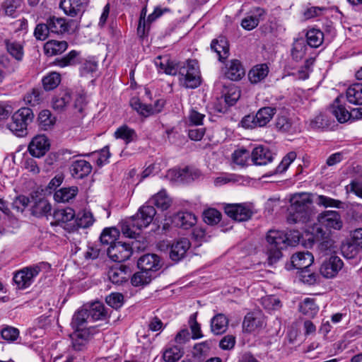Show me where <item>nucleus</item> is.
<instances>
[{
  "mask_svg": "<svg viewBox=\"0 0 362 362\" xmlns=\"http://www.w3.org/2000/svg\"><path fill=\"white\" fill-rule=\"evenodd\" d=\"M276 112V108L274 107H264L256 113V124L259 127L266 126L273 118Z\"/></svg>",
  "mask_w": 362,
  "mask_h": 362,
  "instance_id": "obj_33",
  "label": "nucleus"
},
{
  "mask_svg": "<svg viewBox=\"0 0 362 362\" xmlns=\"http://www.w3.org/2000/svg\"><path fill=\"white\" fill-rule=\"evenodd\" d=\"M265 253L269 265L276 263L282 257L281 250L292 243L282 230H269L266 235Z\"/></svg>",
  "mask_w": 362,
  "mask_h": 362,
  "instance_id": "obj_2",
  "label": "nucleus"
},
{
  "mask_svg": "<svg viewBox=\"0 0 362 362\" xmlns=\"http://www.w3.org/2000/svg\"><path fill=\"white\" fill-rule=\"evenodd\" d=\"M71 100V92L69 90H64L52 98V107L56 111L62 112L70 103Z\"/></svg>",
  "mask_w": 362,
  "mask_h": 362,
  "instance_id": "obj_30",
  "label": "nucleus"
},
{
  "mask_svg": "<svg viewBox=\"0 0 362 362\" xmlns=\"http://www.w3.org/2000/svg\"><path fill=\"white\" fill-rule=\"evenodd\" d=\"M130 105L139 115L146 117L160 112L165 105V101L162 99L157 100L152 106L142 103L137 98H133L130 101Z\"/></svg>",
  "mask_w": 362,
  "mask_h": 362,
  "instance_id": "obj_9",
  "label": "nucleus"
},
{
  "mask_svg": "<svg viewBox=\"0 0 362 362\" xmlns=\"http://www.w3.org/2000/svg\"><path fill=\"white\" fill-rule=\"evenodd\" d=\"M225 213L235 221L241 222L250 219L252 211L244 204H229L224 207Z\"/></svg>",
  "mask_w": 362,
  "mask_h": 362,
  "instance_id": "obj_10",
  "label": "nucleus"
},
{
  "mask_svg": "<svg viewBox=\"0 0 362 362\" xmlns=\"http://www.w3.org/2000/svg\"><path fill=\"white\" fill-rule=\"evenodd\" d=\"M148 203L154 204L157 208L164 211L170 207L171 199L168 196L165 190H160L157 194L152 196L148 201Z\"/></svg>",
  "mask_w": 362,
  "mask_h": 362,
  "instance_id": "obj_39",
  "label": "nucleus"
},
{
  "mask_svg": "<svg viewBox=\"0 0 362 362\" xmlns=\"http://www.w3.org/2000/svg\"><path fill=\"white\" fill-rule=\"evenodd\" d=\"M317 221L320 228H325V231L331 233L332 230H339L343 227V221L339 211L328 210L320 214Z\"/></svg>",
  "mask_w": 362,
  "mask_h": 362,
  "instance_id": "obj_7",
  "label": "nucleus"
},
{
  "mask_svg": "<svg viewBox=\"0 0 362 362\" xmlns=\"http://www.w3.org/2000/svg\"><path fill=\"white\" fill-rule=\"evenodd\" d=\"M221 219V212L215 209H209L204 212V221L209 225L217 224Z\"/></svg>",
  "mask_w": 362,
  "mask_h": 362,
  "instance_id": "obj_58",
  "label": "nucleus"
},
{
  "mask_svg": "<svg viewBox=\"0 0 362 362\" xmlns=\"http://www.w3.org/2000/svg\"><path fill=\"white\" fill-rule=\"evenodd\" d=\"M49 148V140L45 135L35 136L28 146L29 153L37 158L43 156Z\"/></svg>",
  "mask_w": 362,
  "mask_h": 362,
  "instance_id": "obj_15",
  "label": "nucleus"
},
{
  "mask_svg": "<svg viewBox=\"0 0 362 362\" xmlns=\"http://www.w3.org/2000/svg\"><path fill=\"white\" fill-rule=\"evenodd\" d=\"M191 243L187 238H183L174 242L170 247V257L173 261L179 262L183 259L190 248Z\"/></svg>",
  "mask_w": 362,
  "mask_h": 362,
  "instance_id": "obj_19",
  "label": "nucleus"
},
{
  "mask_svg": "<svg viewBox=\"0 0 362 362\" xmlns=\"http://www.w3.org/2000/svg\"><path fill=\"white\" fill-rule=\"evenodd\" d=\"M50 211L51 205L45 199H39L31 208L32 214L37 217L46 216Z\"/></svg>",
  "mask_w": 362,
  "mask_h": 362,
  "instance_id": "obj_46",
  "label": "nucleus"
},
{
  "mask_svg": "<svg viewBox=\"0 0 362 362\" xmlns=\"http://www.w3.org/2000/svg\"><path fill=\"white\" fill-rule=\"evenodd\" d=\"M225 74L231 81H238L245 76V69L239 60L234 59L227 66Z\"/></svg>",
  "mask_w": 362,
  "mask_h": 362,
  "instance_id": "obj_32",
  "label": "nucleus"
},
{
  "mask_svg": "<svg viewBox=\"0 0 362 362\" xmlns=\"http://www.w3.org/2000/svg\"><path fill=\"white\" fill-rule=\"evenodd\" d=\"M6 48L8 52L16 60L21 61L23 57V47L16 41L6 40Z\"/></svg>",
  "mask_w": 362,
  "mask_h": 362,
  "instance_id": "obj_48",
  "label": "nucleus"
},
{
  "mask_svg": "<svg viewBox=\"0 0 362 362\" xmlns=\"http://www.w3.org/2000/svg\"><path fill=\"white\" fill-rule=\"evenodd\" d=\"M307 45L310 47L317 48L323 42L324 33L319 29H309L305 35Z\"/></svg>",
  "mask_w": 362,
  "mask_h": 362,
  "instance_id": "obj_40",
  "label": "nucleus"
},
{
  "mask_svg": "<svg viewBox=\"0 0 362 362\" xmlns=\"http://www.w3.org/2000/svg\"><path fill=\"white\" fill-rule=\"evenodd\" d=\"M178 177L181 180L189 182L197 178L200 175V172L197 170H192L188 168L180 170L178 173Z\"/></svg>",
  "mask_w": 362,
  "mask_h": 362,
  "instance_id": "obj_62",
  "label": "nucleus"
},
{
  "mask_svg": "<svg viewBox=\"0 0 362 362\" xmlns=\"http://www.w3.org/2000/svg\"><path fill=\"white\" fill-rule=\"evenodd\" d=\"M228 320L223 314H218L211 320V332L216 335L221 334L227 329Z\"/></svg>",
  "mask_w": 362,
  "mask_h": 362,
  "instance_id": "obj_38",
  "label": "nucleus"
},
{
  "mask_svg": "<svg viewBox=\"0 0 362 362\" xmlns=\"http://www.w3.org/2000/svg\"><path fill=\"white\" fill-rule=\"evenodd\" d=\"M172 222L177 227L188 229L196 223L197 218L192 213L180 211L173 216Z\"/></svg>",
  "mask_w": 362,
  "mask_h": 362,
  "instance_id": "obj_23",
  "label": "nucleus"
},
{
  "mask_svg": "<svg viewBox=\"0 0 362 362\" xmlns=\"http://www.w3.org/2000/svg\"><path fill=\"white\" fill-rule=\"evenodd\" d=\"M83 306L86 308L92 322L105 320L107 316L105 305L100 302L97 301L89 305Z\"/></svg>",
  "mask_w": 362,
  "mask_h": 362,
  "instance_id": "obj_29",
  "label": "nucleus"
},
{
  "mask_svg": "<svg viewBox=\"0 0 362 362\" xmlns=\"http://www.w3.org/2000/svg\"><path fill=\"white\" fill-rule=\"evenodd\" d=\"M79 52L76 50H71L66 55L56 58L52 62V65L59 68L74 66L78 63Z\"/></svg>",
  "mask_w": 362,
  "mask_h": 362,
  "instance_id": "obj_37",
  "label": "nucleus"
},
{
  "mask_svg": "<svg viewBox=\"0 0 362 362\" xmlns=\"http://www.w3.org/2000/svg\"><path fill=\"white\" fill-rule=\"evenodd\" d=\"M34 113L29 107H21L16 111L8 128L17 136H24L28 134V127L34 119Z\"/></svg>",
  "mask_w": 362,
  "mask_h": 362,
  "instance_id": "obj_5",
  "label": "nucleus"
},
{
  "mask_svg": "<svg viewBox=\"0 0 362 362\" xmlns=\"http://www.w3.org/2000/svg\"><path fill=\"white\" fill-rule=\"evenodd\" d=\"M1 337L8 341H14L19 336L18 329L13 327H6L1 331Z\"/></svg>",
  "mask_w": 362,
  "mask_h": 362,
  "instance_id": "obj_63",
  "label": "nucleus"
},
{
  "mask_svg": "<svg viewBox=\"0 0 362 362\" xmlns=\"http://www.w3.org/2000/svg\"><path fill=\"white\" fill-rule=\"evenodd\" d=\"M346 96L349 103L362 105V83H355L349 87L346 92Z\"/></svg>",
  "mask_w": 362,
  "mask_h": 362,
  "instance_id": "obj_36",
  "label": "nucleus"
},
{
  "mask_svg": "<svg viewBox=\"0 0 362 362\" xmlns=\"http://www.w3.org/2000/svg\"><path fill=\"white\" fill-rule=\"evenodd\" d=\"M45 90H51L57 88L61 82V75L52 71L44 76L42 80Z\"/></svg>",
  "mask_w": 362,
  "mask_h": 362,
  "instance_id": "obj_45",
  "label": "nucleus"
},
{
  "mask_svg": "<svg viewBox=\"0 0 362 362\" xmlns=\"http://www.w3.org/2000/svg\"><path fill=\"white\" fill-rule=\"evenodd\" d=\"M314 262L313 254L308 251L299 252L293 254L291 257V262L287 264V269H298L309 268Z\"/></svg>",
  "mask_w": 362,
  "mask_h": 362,
  "instance_id": "obj_11",
  "label": "nucleus"
},
{
  "mask_svg": "<svg viewBox=\"0 0 362 362\" xmlns=\"http://www.w3.org/2000/svg\"><path fill=\"white\" fill-rule=\"evenodd\" d=\"M29 203L30 199L28 197L19 195L14 199L12 203V208L17 211L23 212L28 206Z\"/></svg>",
  "mask_w": 362,
  "mask_h": 362,
  "instance_id": "obj_61",
  "label": "nucleus"
},
{
  "mask_svg": "<svg viewBox=\"0 0 362 362\" xmlns=\"http://www.w3.org/2000/svg\"><path fill=\"white\" fill-rule=\"evenodd\" d=\"M59 7L65 14L74 17L83 12L81 0H61Z\"/></svg>",
  "mask_w": 362,
  "mask_h": 362,
  "instance_id": "obj_27",
  "label": "nucleus"
},
{
  "mask_svg": "<svg viewBox=\"0 0 362 362\" xmlns=\"http://www.w3.org/2000/svg\"><path fill=\"white\" fill-rule=\"evenodd\" d=\"M154 62L155 65L159 69V71L172 76L177 74L179 64L171 61L168 56H158Z\"/></svg>",
  "mask_w": 362,
  "mask_h": 362,
  "instance_id": "obj_22",
  "label": "nucleus"
},
{
  "mask_svg": "<svg viewBox=\"0 0 362 362\" xmlns=\"http://www.w3.org/2000/svg\"><path fill=\"white\" fill-rule=\"evenodd\" d=\"M177 74L180 84L186 88L194 89L201 85L200 71L195 60H189L182 65L179 64Z\"/></svg>",
  "mask_w": 362,
  "mask_h": 362,
  "instance_id": "obj_4",
  "label": "nucleus"
},
{
  "mask_svg": "<svg viewBox=\"0 0 362 362\" xmlns=\"http://www.w3.org/2000/svg\"><path fill=\"white\" fill-rule=\"evenodd\" d=\"M78 191V187L76 186L64 187L55 192L54 199L58 202H68L76 196Z\"/></svg>",
  "mask_w": 362,
  "mask_h": 362,
  "instance_id": "obj_41",
  "label": "nucleus"
},
{
  "mask_svg": "<svg viewBox=\"0 0 362 362\" xmlns=\"http://www.w3.org/2000/svg\"><path fill=\"white\" fill-rule=\"evenodd\" d=\"M307 45L303 39L296 40L291 49V57L296 62L300 61L305 55Z\"/></svg>",
  "mask_w": 362,
  "mask_h": 362,
  "instance_id": "obj_47",
  "label": "nucleus"
},
{
  "mask_svg": "<svg viewBox=\"0 0 362 362\" xmlns=\"http://www.w3.org/2000/svg\"><path fill=\"white\" fill-rule=\"evenodd\" d=\"M314 230L315 238L322 240L318 244L319 250L322 252L330 250L333 247L334 241L330 238L329 233L325 231V229L320 227H316Z\"/></svg>",
  "mask_w": 362,
  "mask_h": 362,
  "instance_id": "obj_31",
  "label": "nucleus"
},
{
  "mask_svg": "<svg viewBox=\"0 0 362 362\" xmlns=\"http://www.w3.org/2000/svg\"><path fill=\"white\" fill-rule=\"evenodd\" d=\"M23 0H5L2 4V8L5 14L13 18L17 16L18 10L21 7Z\"/></svg>",
  "mask_w": 362,
  "mask_h": 362,
  "instance_id": "obj_51",
  "label": "nucleus"
},
{
  "mask_svg": "<svg viewBox=\"0 0 362 362\" xmlns=\"http://www.w3.org/2000/svg\"><path fill=\"white\" fill-rule=\"evenodd\" d=\"M91 322L86 308L83 306L74 313L71 319V326L73 329H90V328H95L93 326L88 325Z\"/></svg>",
  "mask_w": 362,
  "mask_h": 362,
  "instance_id": "obj_17",
  "label": "nucleus"
},
{
  "mask_svg": "<svg viewBox=\"0 0 362 362\" xmlns=\"http://www.w3.org/2000/svg\"><path fill=\"white\" fill-rule=\"evenodd\" d=\"M95 332V328L74 329V332L70 336L72 340L73 348L76 351L82 350Z\"/></svg>",
  "mask_w": 362,
  "mask_h": 362,
  "instance_id": "obj_12",
  "label": "nucleus"
},
{
  "mask_svg": "<svg viewBox=\"0 0 362 362\" xmlns=\"http://www.w3.org/2000/svg\"><path fill=\"white\" fill-rule=\"evenodd\" d=\"M151 274L144 270H141L132 276L131 282L134 286H141L149 284L151 281Z\"/></svg>",
  "mask_w": 362,
  "mask_h": 362,
  "instance_id": "obj_53",
  "label": "nucleus"
},
{
  "mask_svg": "<svg viewBox=\"0 0 362 362\" xmlns=\"http://www.w3.org/2000/svg\"><path fill=\"white\" fill-rule=\"evenodd\" d=\"M124 296L119 293H111L106 298L107 303L113 308L117 309L123 304Z\"/></svg>",
  "mask_w": 362,
  "mask_h": 362,
  "instance_id": "obj_64",
  "label": "nucleus"
},
{
  "mask_svg": "<svg viewBox=\"0 0 362 362\" xmlns=\"http://www.w3.org/2000/svg\"><path fill=\"white\" fill-rule=\"evenodd\" d=\"M269 73V67L266 64H257L252 67L248 73V78L252 83L262 81Z\"/></svg>",
  "mask_w": 362,
  "mask_h": 362,
  "instance_id": "obj_35",
  "label": "nucleus"
},
{
  "mask_svg": "<svg viewBox=\"0 0 362 362\" xmlns=\"http://www.w3.org/2000/svg\"><path fill=\"white\" fill-rule=\"evenodd\" d=\"M114 136L117 139L123 140L126 144L136 141L138 139L136 131L127 124L119 127L115 132Z\"/></svg>",
  "mask_w": 362,
  "mask_h": 362,
  "instance_id": "obj_28",
  "label": "nucleus"
},
{
  "mask_svg": "<svg viewBox=\"0 0 362 362\" xmlns=\"http://www.w3.org/2000/svg\"><path fill=\"white\" fill-rule=\"evenodd\" d=\"M68 48V43L65 40H48L44 45V52L47 56H55L64 52Z\"/></svg>",
  "mask_w": 362,
  "mask_h": 362,
  "instance_id": "obj_25",
  "label": "nucleus"
},
{
  "mask_svg": "<svg viewBox=\"0 0 362 362\" xmlns=\"http://www.w3.org/2000/svg\"><path fill=\"white\" fill-rule=\"evenodd\" d=\"M211 49L217 54L220 61L226 59L228 57L229 45L226 39L223 36L212 40Z\"/></svg>",
  "mask_w": 362,
  "mask_h": 362,
  "instance_id": "obj_26",
  "label": "nucleus"
},
{
  "mask_svg": "<svg viewBox=\"0 0 362 362\" xmlns=\"http://www.w3.org/2000/svg\"><path fill=\"white\" fill-rule=\"evenodd\" d=\"M47 24L50 33L62 34L69 30V23L62 18L50 17L47 19Z\"/></svg>",
  "mask_w": 362,
  "mask_h": 362,
  "instance_id": "obj_34",
  "label": "nucleus"
},
{
  "mask_svg": "<svg viewBox=\"0 0 362 362\" xmlns=\"http://www.w3.org/2000/svg\"><path fill=\"white\" fill-rule=\"evenodd\" d=\"M250 13L241 21L242 27L247 30H252L258 25L260 20L265 15V11L260 7H257L252 10Z\"/></svg>",
  "mask_w": 362,
  "mask_h": 362,
  "instance_id": "obj_20",
  "label": "nucleus"
},
{
  "mask_svg": "<svg viewBox=\"0 0 362 362\" xmlns=\"http://www.w3.org/2000/svg\"><path fill=\"white\" fill-rule=\"evenodd\" d=\"M300 311L308 317H314L318 312V306L313 298H306L299 305Z\"/></svg>",
  "mask_w": 362,
  "mask_h": 362,
  "instance_id": "obj_43",
  "label": "nucleus"
},
{
  "mask_svg": "<svg viewBox=\"0 0 362 362\" xmlns=\"http://www.w3.org/2000/svg\"><path fill=\"white\" fill-rule=\"evenodd\" d=\"M361 248L354 245L353 243L349 240L341 246V252L346 259H352L357 255Z\"/></svg>",
  "mask_w": 362,
  "mask_h": 362,
  "instance_id": "obj_60",
  "label": "nucleus"
},
{
  "mask_svg": "<svg viewBox=\"0 0 362 362\" xmlns=\"http://www.w3.org/2000/svg\"><path fill=\"white\" fill-rule=\"evenodd\" d=\"M211 346V341H205L196 344L194 346L192 351L194 357L199 359L202 358V357H206L210 351Z\"/></svg>",
  "mask_w": 362,
  "mask_h": 362,
  "instance_id": "obj_57",
  "label": "nucleus"
},
{
  "mask_svg": "<svg viewBox=\"0 0 362 362\" xmlns=\"http://www.w3.org/2000/svg\"><path fill=\"white\" fill-rule=\"evenodd\" d=\"M128 270L129 268L124 265L112 267L107 272V276L112 283L119 285L127 280Z\"/></svg>",
  "mask_w": 362,
  "mask_h": 362,
  "instance_id": "obj_24",
  "label": "nucleus"
},
{
  "mask_svg": "<svg viewBox=\"0 0 362 362\" xmlns=\"http://www.w3.org/2000/svg\"><path fill=\"white\" fill-rule=\"evenodd\" d=\"M137 266L141 270L150 274L156 272L161 267L160 257L154 254H146L141 256L137 262Z\"/></svg>",
  "mask_w": 362,
  "mask_h": 362,
  "instance_id": "obj_18",
  "label": "nucleus"
},
{
  "mask_svg": "<svg viewBox=\"0 0 362 362\" xmlns=\"http://www.w3.org/2000/svg\"><path fill=\"white\" fill-rule=\"evenodd\" d=\"M232 158L235 163L243 167L247 165L251 153L245 148H240L234 151Z\"/></svg>",
  "mask_w": 362,
  "mask_h": 362,
  "instance_id": "obj_54",
  "label": "nucleus"
},
{
  "mask_svg": "<svg viewBox=\"0 0 362 362\" xmlns=\"http://www.w3.org/2000/svg\"><path fill=\"white\" fill-rule=\"evenodd\" d=\"M342 99V96L337 97L330 107V112L340 123H344L351 117V111L347 110L341 104Z\"/></svg>",
  "mask_w": 362,
  "mask_h": 362,
  "instance_id": "obj_21",
  "label": "nucleus"
},
{
  "mask_svg": "<svg viewBox=\"0 0 362 362\" xmlns=\"http://www.w3.org/2000/svg\"><path fill=\"white\" fill-rule=\"evenodd\" d=\"M40 127L43 130L50 129L55 124L56 119L48 110H42L38 115Z\"/></svg>",
  "mask_w": 362,
  "mask_h": 362,
  "instance_id": "obj_44",
  "label": "nucleus"
},
{
  "mask_svg": "<svg viewBox=\"0 0 362 362\" xmlns=\"http://www.w3.org/2000/svg\"><path fill=\"white\" fill-rule=\"evenodd\" d=\"M53 216L58 223H66L74 219L76 214L73 209L67 207L56 210Z\"/></svg>",
  "mask_w": 362,
  "mask_h": 362,
  "instance_id": "obj_50",
  "label": "nucleus"
},
{
  "mask_svg": "<svg viewBox=\"0 0 362 362\" xmlns=\"http://www.w3.org/2000/svg\"><path fill=\"white\" fill-rule=\"evenodd\" d=\"M183 351L179 346H173L166 349L163 353V358L166 362H175L180 360L183 356Z\"/></svg>",
  "mask_w": 362,
  "mask_h": 362,
  "instance_id": "obj_52",
  "label": "nucleus"
},
{
  "mask_svg": "<svg viewBox=\"0 0 362 362\" xmlns=\"http://www.w3.org/2000/svg\"><path fill=\"white\" fill-rule=\"evenodd\" d=\"M43 93V91L40 88H33L25 95L23 100L27 105L35 106L42 101Z\"/></svg>",
  "mask_w": 362,
  "mask_h": 362,
  "instance_id": "obj_49",
  "label": "nucleus"
},
{
  "mask_svg": "<svg viewBox=\"0 0 362 362\" xmlns=\"http://www.w3.org/2000/svg\"><path fill=\"white\" fill-rule=\"evenodd\" d=\"M94 221L92 213L86 211L79 212L76 218L77 226L83 228H88L92 226Z\"/></svg>",
  "mask_w": 362,
  "mask_h": 362,
  "instance_id": "obj_56",
  "label": "nucleus"
},
{
  "mask_svg": "<svg viewBox=\"0 0 362 362\" xmlns=\"http://www.w3.org/2000/svg\"><path fill=\"white\" fill-rule=\"evenodd\" d=\"M289 215L287 218L289 223L308 221L312 215V202L305 194L294 195L291 199Z\"/></svg>",
  "mask_w": 362,
  "mask_h": 362,
  "instance_id": "obj_3",
  "label": "nucleus"
},
{
  "mask_svg": "<svg viewBox=\"0 0 362 362\" xmlns=\"http://www.w3.org/2000/svg\"><path fill=\"white\" fill-rule=\"evenodd\" d=\"M117 230L115 228H105L102 232L100 240L103 245H112L115 242Z\"/></svg>",
  "mask_w": 362,
  "mask_h": 362,
  "instance_id": "obj_59",
  "label": "nucleus"
},
{
  "mask_svg": "<svg viewBox=\"0 0 362 362\" xmlns=\"http://www.w3.org/2000/svg\"><path fill=\"white\" fill-rule=\"evenodd\" d=\"M274 160V153L267 146H258L251 152V160L255 165H265Z\"/></svg>",
  "mask_w": 362,
  "mask_h": 362,
  "instance_id": "obj_13",
  "label": "nucleus"
},
{
  "mask_svg": "<svg viewBox=\"0 0 362 362\" xmlns=\"http://www.w3.org/2000/svg\"><path fill=\"white\" fill-rule=\"evenodd\" d=\"M130 244L120 241L115 242L107 250L108 257L114 262H122L127 260L132 255Z\"/></svg>",
  "mask_w": 362,
  "mask_h": 362,
  "instance_id": "obj_8",
  "label": "nucleus"
},
{
  "mask_svg": "<svg viewBox=\"0 0 362 362\" xmlns=\"http://www.w3.org/2000/svg\"><path fill=\"white\" fill-rule=\"evenodd\" d=\"M226 103L229 105H233L240 97V90L234 84L225 86L223 90Z\"/></svg>",
  "mask_w": 362,
  "mask_h": 362,
  "instance_id": "obj_42",
  "label": "nucleus"
},
{
  "mask_svg": "<svg viewBox=\"0 0 362 362\" xmlns=\"http://www.w3.org/2000/svg\"><path fill=\"white\" fill-rule=\"evenodd\" d=\"M150 204L147 202L139 209L135 215L121 223V230L125 237L136 238L143 228L152 223L156 211Z\"/></svg>",
  "mask_w": 362,
  "mask_h": 362,
  "instance_id": "obj_1",
  "label": "nucleus"
},
{
  "mask_svg": "<svg viewBox=\"0 0 362 362\" xmlns=\"http://www.w3.org/2000/svg\"><path fill=\"white\" fill-rule=\"evenodd\" d=\"M342 260L337 256H331L325 260L321 265V274L327 278L334 277L343 267Z\"/></svg>",
  "mask_w": 362,
  "mask_h": 362,
  "instance_id": "obj_14",
  "label": "nucleus"
},
{
  "mask_svg": "<svg viewBox=\"0 0 362 362\" xmlns=\"http://www.w3.org/2000/svg\"><path fill=\"white\" fill-rule=\"evenodd\" d=\"M261 326L260 320L255 317L252 314L248 313L245 315L243 322V328L245 332H252Z\"/></svg>",
  "mask_w": 362,
  "mask_h": 362,
  "instance_id": "obj_55",
  "label": "nucleus"
},
{
  "mask_svg": "<svg viewBox=\"0 0 362 362\" xmlns=\"http://www.w3.org/2000/svg\"><path fill=\"white\" fill-rule=\"evenodd\" d=\"M40 271L41 266L40 264L23 268L14 274L13 281L18 289L27 288L33 283L34 279Z\"/></svg>",
  "mask_w": 362,
  "mask_h": 362,
  "instance_id": "obj_6",
  "label": "nucleus"
},
{
  "mask_svg": "<svg viewBox=\"0 0 362 362\" xmlns=\"http://www.w3.org/2000/svg\"><path fill=\"white\" fill-rule=\"evenodd\" d=\"M69 170L71 176L75 179H83L91 173L92 165L86 160L75 159L71 161Z\"/></svg>",
  "mask_w": 362,
  "mask_h": 362,
  "instance_id": "obj_16",
  "label": "nucleus"
}]
</instances>
